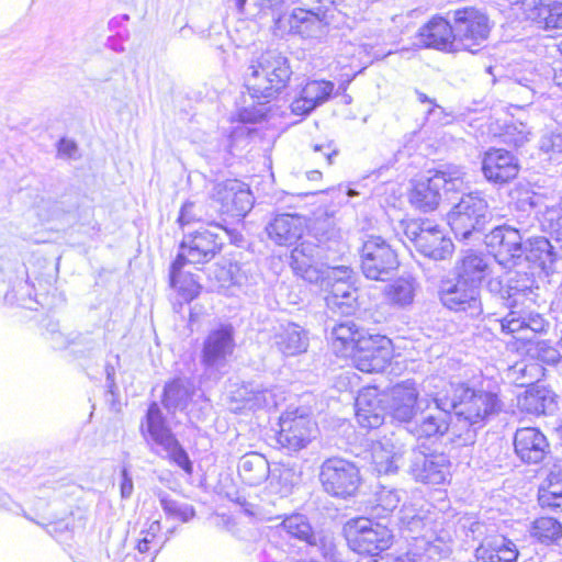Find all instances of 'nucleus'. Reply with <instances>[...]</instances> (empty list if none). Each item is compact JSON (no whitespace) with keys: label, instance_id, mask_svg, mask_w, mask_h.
<instances>
[{"label":"nucleus","instance_id":"nucleus-1","mask_svg":"<svg viewBox=\"0 0 562 562\" xmlns=\"http://www.w3.org/2000/svg\"><path fill=\"white\" fill-rule=\"evenodd\" d=\"M436 412L422 414L407 432L417 440L437 441L451 426L449 440L458 447L473 446L486 423L503 411V401L495 390L475 387L469 382H450L432 397Z\"/></svg>","mask_w":562,"mask_h":562},{"label":"nucleus","instance_id":"nucleus-2","mask_svg":"<svg viewBox=\"0 0 562 562\" xmlns=\"http://www.w3.org/2000/svg\"><path fill=\"white\" fill-rule=\"evenodd\" d=\"M195 394L194 387L181 378L168 380L162 387L160 404H148L140 419L139 432L149 451L192 476L194 463L169 422L178 412L187 411Z\"/></svg>","mask_w":562,"mask_h":562},{"label":"nucleus","instance_id":"nucleus-3","mask_svg":"<svg viewBox=\"0 0 562 562\" xmlns=\"http://www.w3.org/2000/svg\"><path fill=\"white\" fill-rule=\"evenodd\" d=\"M70 487H74L71 477L56 471L48 472L37 476L33 482L34 516L2 488H0V509L23 515L26 519L44 527L45 531L60 544L71 546L75 535L74 517L64 501L65 496L70 494Z\"/></svg>","mask_w":562,"mask_h":562},{"label":"nucleus","instance_id":"nucleus-4","mask_svg":"<svg viewBox=\"0 0 562 562\" xmlns=\"http://www.w3.org/2000/svg\"><path fill=\"white\" fill-rule=\"evenodd\" d=\"M348 250L338 229L328 220H316L308 238L297 244L290 255L293 273L304 281H318L325 270L340 268Z\"/></svg>","mask_w":562,"mask_h":562},{"label":"nucleus","instance_id":"nucleus-5","mask_svg":"<svg viewBox=\"0 0 562 562\" xmlns=\"http://www.w3.org/2000/svg\"><path fill=\"white\" fill-rule=\"evenodd\" d=\"M16 200L30 199V206L23 213L26 222L36 227L45 225L50 231H65L78 221V209L80 195L77 191L70 190L69 194H63L60 200L54 199L50 194H36L32 196V190L20 189L15 195Z\"/></svg>","mask_w":562,"mask_h":562},{"label":"nucleus","instance_id":"nucleus-6","mask_svg":"<svg viewBox=\"0 0 562 562\" xmlns=\"http://www.w3.org/2000/svg\"><path fill=\"white\" fill-rule=\"evenodd\" d=\"M247 89L252 99L270 101L289 82L292 70L286 57L276 50L261 54L249 67Z\"/></svg>","mask_w":562,"mask_h":562},{"label":"nucleus","instance_id":"nucleus-7","mask_svg":"<svg viewBox=\"0 0 562 562\" xmlns=\"http://www.w3.org/2000/svg\"><path fill=\"white\" fill-rule=\"evenodd\" d=\"M342 532L351 551L370 559L389 550L394 540L389 524L372 516L349 519L344 525Z\"/></svg>","mask_w":562,"mask_h":562},{"label":"nucleus","instance_id":"nucleus-8","mask_svg":"<svg viewBox=\"0 0 562 562\" xmlns=\"http://www.w3.org/2000/svg\"><path fill=\"white\" fill-rule=\"evenodd\" d=\"M404 235L408 241L405 246L413 256L417 254L423 258L442 261L449 259L454 251L452 239L428 218L406 223Z\"/></svg>","mask_w":562,"mask_h":562},{"label":"nucleus","instance_id":"nucleus-9","mask_svg":"<svg viewBox=\"0 0 562 562\" xmlns=\"http://www.w3.org/2000/svg\"><path fill=\"white\" fill-rule=\"evenodd\" d=\"M492 218L487 201L477 191L463 194L447 214V223L460 240L483 234Z\"/></svg>","mask_w":562,"mask_h":562},{"label":"nucleus","instance_id":"nucleus-10","mask_svg":"<svg viewBox=\"0 0 562 562\" xmlns=\"http://www.w3.org/2000/svg\"><path fill=\"white\" fill-rule=\"evenodd\" d=\"M530 225L528 221L516 220L495 226L484 237L486 248L496 262L504 268L521 266V250Z\"/></svg>","mask_w":562,"mask_h":562},{"label":"nucleus","instance_id":"nucleus-11","mask_svg":"<svg viewBox=\"0 0 562 562\" xmlns=\"http://www.w3.org/2000/svg\"><path fill=\"white\" fill-rule=\"evenodd\" d=\"M315 429L308 408L289 406L278 419L274 447L289 454L299 452L311 442Z\"/></svg>","mask_w":562,"mask_h":562},{"label":"nucleus","instance_id":"nucleus-12","mask_svg":"<svg viewBox=\"0 0 562 562\" xmlns=\"http://www.w3.org/2000/svg\"><path fill=\"white\" fill-rule=\"evenodd\" d=\"M362 274L373 281H387L400 267L396 250L390 243L376 235H370L359 248Z\"/></svg>","mask_w":562,"mask_h":562},{"label":"nucleus","instance_id":"nucleus-13","mask_svg":"<svg viewBox=\"0 0 562 562\" xmlns=\"http://www.w3.org/2000/svg\"><path fill=\"white\" fill-rule=\"evenodd\" d=\"M319 481L328 495L344 501L355 498L362 484L359 467L337 457L328 458L322 463Z\"/></svg>","mask_w":562,"mask_h":562},{"label":"nucleus","instance_id":"nucleus-14","mask_svg":"<svg viewBox=\"0 0 562 562\" xmlns=\"http://www.w3.org/2000/svg\"><path fill=\"white\" fill-rule=\"evenodd\" d=\"M235 346V328L231 323H221L211 329L203 340L200 352L204 374L215 380L221 379Z\"/></svg>","mask_w":562,"mask_h":562},{"label":"nucleus","instance_id":"nucleus-15","mask_svg":"<svg viewBox=\"0 0 562 562\" xmlns=\"http://www.w3.org/2000/svg\"><path fill=\"white\" fill-rule=\"evenodd\" d=\"M451 19L457 52H479L491 32L487 15L476 8L465 7L451 12Z\"/></svg>","mask_w":562,"mask_h":562},{"label":"nucleus","instance_id":"nucleus-16","mask_svg":"<svg viewBox=\"0 0 562 562\" xmlns=\"http://www.w3.org/2000/svg\"><path fill=\"white\" fill-rule=\"evenodd\" d=\"M437 294L441 305L450 312L464 314L472 319H479L484 314L481 291L452 274L440 279Z\"/></svg>","mask_w":562,"mask_h":562},{"label":"nucleus","instance_id":"nucleus-17","mask_svg":"<svg viewBox=\"0 0 562 562\" xmlns=\"http://www.w3.org/2000/svg\"><path fill=\"white\" fill-rule=\"evenodd\" d=\"M211 200L213 206L224 217L223 221L229 218L240 222L255 204L250 187L239 181L238 178H226L225 181L215 184Z\"/></svg>","mask_w":562,"mask_h":562},{"label":"nucleus","instance_id":"nucleus-18","mask_svg":"<svg viewBox=\"0 0 562 562\" xmlns=\"http://www.w3.org/2000/svg\"><path fill=\"white\" fill-rule=\"evenodd\" d=\"M222 251V239L214 228V222L207 227L183 234L178 246L175 266L180 263L204 265L213 260Z\"/></svg>","mask_w":562,"mask_h":562},{"label":"nucleus","instance_id":"nucleus-19","mask_svg":"<svg viewBox=\"0 0 562 562\" xmlns=\"http://www.w3.org/2000/svg\"><path fill=\"white\" fill-rule=\"evenodd\" d=\"M355 367L366 373L383 372L391 363L393 344L386 335L371 333L367 328L351 351Z\"/></svg>","mask_w":562,"mask_h":562},{"label":"nucleus","instance_id":"nucleus-20","mask_svg":"<svg viewBox=\"0 0 562 562\" xmlns=\"http://www.w3.org/2000/svg\"><path fill=\"white\" fill-rule=\"evenodd\" d=\"M451 465L446 452L432 450L423 442L413 451L409 473L416 482L441 485L449 482Z\"/></svg>","mask_w":562,"mask_h":562},{"label":"nucleus","instance_id":"nucleus-21","mask_svg":"<svg viewBox=\"0 0 562 562\" xmlns=\"http://www.w3.org/2000/svg\"><path fill=\"white\" fill-rule=\"evenodd\" d=\"M352 269L349 266L327 269L318 281H307L316 284L327 293L326 302L328 306L337 307L341 314H350L355 308L356 288L353 286Z\"/></svg>","mask_w":562,"mask_h":562},{"label":"nucleus","instance_id":"nucleus-22","mask_svg":"<svg viewBox=\"0 0 562 562\" xmlns=\"http://www.w3.org/2000/svg\"><path fill=\"white\" fill-rule=\"evenodd\" d=\"M535 271H515L506 283L501 279H491L487 289L506 308H517L518 305L532 303L538 290Z\"/></svg>","mask_w":562,"mask_h":562},{"label":"nucleus","instance_id":"nucleus-23","mask_svg":"<svg viewBox=\"0 0 562 562\" xmlns=\"http://www.w3.org/2000/svg\"><path fill=\"white\" fill-rule=\"evenodd\" d=\"M497 186L499 194H507V204L517 212L516 220L528 221L532 225L537 209L543 202V195L537 193L530 182H513L515 178H486Z\"/></svg>","mask_w":562,"mask_h":562},{"label":"nucleus","instance_id":"nucleus-24","mask_svg":"<svg viewBox=\"0 0 562 562\" xmlns=\"http://www.w3.org/2000/svg\"><path fill=\"white\" fill-rule=\"evenodd\" d=\"M310 217L296 212L272 213L265 225L269 240L277 246L290 247L295 245L310 229Z\"/></svg>","mask_w":562,"mask_h":562},{"label":"nucleus","instance_id":"nucleus-25","mask_svg":"<svg viewBox=\"0 0 562 562\" xmlns=\"http://www.w3.org/2000/svg\"><path fill=\"white\" fill-rule=\"evenodd\" d=\"M513 446L515 456L526 465H540L551 457L550 442L538 427L518 428Z\"/></svg>","mask_w":562,"mask_h":562},{"label":"nucleus","instance_id":"nucleus-26","mask_svg":"<svg viewBox=\"0 0 562 562\" xmlns=\"http://www.w3.org/2000/svg\"><path fill=\"white\" fill-rule=\"evenodd\" d=\"M463 178H419L412 180L408 193L409 203L422 212L436 210L441 200V191L445 193L454 190L457 183L462 184Z\"/></svg>","mask_w":562,"mask_h":562},{"label":"nucleus","instance_id":"nucleus-27","mask_svg":"<svg viewBox=\"0 0 562 562\" xmlns=\"http://www.w3.org/2000/svg\"><path fill=\"white\" fill-rule=\"evenodd\" d=\"M560 256L550 239L542 235H531L530 229L521 250V265L528 263L529 268L538 273L550 276L555 271V265Z\"/></svg>","mask_w":562,"mask_h":562},{"label":"nucleus","instance_id":"nucleus-28","mask_svg":"<svg viewBox=\"0 0 562 562\" xmlns=\"http://www.w3.org/2000/svg\"><path fill=\"white\" fill-rule=\"evenodd\" d=\"M418 397L416 382L412 379L396 383L391 390L389 415L393 422L403 425L406 431L415 422Z\"/></svg>","mask_w":562,"mask_h":562},{"label":"nucleus","instance_id":"nucleus-29","mask_svg":"<svg viewBox=\"0 0 562 562\" xmlns=\"http://www.w3.org/2000/svg\"><path fill=\"white\" fill-rule=\"evenodd\" d=\"M20 226L21 223H13L0 216V273L15 271L26 274L24 265H20L18 259L19 248L15 238L25 240L30 233L22 231Z\"/></svg>","mask_w":562,"mask_h":562},{"label":"nucleus","instance_id":"nucleus-30","mask_svg":"<svg viewBox=\"0 0 562 562\" xmlns=\"http://www.w3.org/2000/svg\"><path fill=\"white\" fill-rule=\"evenodd\" d=\"M229 393L232 401L240 404L238 408L256 411L277 405L274 389L257 381L235 383Z\"/></svg>","mask_w":562,"mask_h":562},{"label":"nucleus","instance_id":"nucleus-31","mask_svg":"<svg viewBox=\"0 0 562 562\" xmlns=\"http://www.w3.org/2000/svg\"><path fill=\"white\" fill-rule=\"evenodd\" d=\"M558 395L547 385L530 384L517 397V406L528 415L536 417L553 415L558 409Z\"/></svg>","mask_w":562,"mask_h":562},{"label":"nucleus","instance_id":"nucleus-32","mask_svg":"<svg viewBox=\"0 0 562 562\" xmlns=\"http://www.w3.org/2000/svg\"><path fill=\"white\" fill-rule=\"evenodd\" d=\"M356 419L363 429H376L385 419V407L375 387L362 389L355 400Z\"/></svg>","mask_w":562,"mask_h":562},{"label":"nucleus","instance_id":"nucleus-33","mask_svg":"<svg viewBox=\"0 0 562 562\" xmlns=\"http://www.w3.org/2000/svg\"><path fill=\"white\" fill-rule=\"evenodd\" d=\"M490 273V265L485 256L468 249L456 261L450 274L482 291V284Z\"/></svg>","mask_w":562,"mask_h":562},{"label":"nucleus","instance_id":"nucleus-34","mask_svg":"<svg viewBox=\"0 0 562 562\" xmlns=\"http://www.w3.org/2000/svg\"><path fill=\"white\" fill-rule=\"evenodd\" d=\"M335 85L328 80H310L300 91L290 108L295 115H307L333 95Z\"/></svg>","mask_w":562,"mask_h":562},{"label":"nucleus","instance_id":"nucleus-35","mask_svg":"<svg viewBox=\"0 0 562 562\" xmlns=\"http://www.w3.org/2000/svg\"><path fill=\"white\" fill-rule=\"evenodd\" d=\"M448 18H432L424 25L418 33L419 43L425 47L435 48L445 52H457L454 47V32L452 30L451 13Z\"/></svg>","mask_w":562,"mask_h":562},{"label":"nucleus","instance_id":"nucleus-36","mask_svg":"<svg viewBox=\"0 0 562 562\" xmlns=\"http://www.w3.org/2000/svg\"><path fill=\"white\" fill-rule=\"evenodd\" d=\"M286 537L305 543L308 547L326 548L328 539L316 532L308 518L303 514L286 516L280 524Z\"/></svg>","mask_w":562,"mask_h":562},{"label":"nucleus","instance_id":"nucleus-37","mask_svg":"<svg viewBox=\"0 0 562 562\" xmlns=\"http://www.w3.org/2000/svg\"><path fill=\"white\" fill-rule=\"evenodd\" d=\"M274 345L285 357L301 355L308 348L307 333L296 323L282 324L274 334Z\"/></svg>","mask_w":562,"mask_h":562},{"label":"nucleus","instance_id":"nucleus-38","mask_svg":"<svg viewBox=\"0 0 562 562\" xmlns=\"http://www.w3.org/2000/svg\"><path fill=\"white\" fill-rule=\"evenodd\" d=\"M268 481L271 491L281 497H288L302 481V467L290 461L274 463Z\"/></svg>","mask_w":562,"mask_h":562},{"label":"nucleus","instance_id":"nucleus-39","mask_svg":"<svg viewBox=\"0 0 562 562\" xmlns=\"http://www.w3.org/2000/svg\"><path fill=\"white\" fill-rule=\"evenodd\" d=\"M518 557L516 543L504 536L486 540L475 549L480 562H517Z\"/></svg>","mask_w":562,"mask_h":562},{"label":"nucleus","instance_id":"nucleus-40","mask_svg":"<svg viewBox=\"0 0 562 562\" xmlns=\"http://www.w3.org/2000/svg\"><path fill=\"white\" fill-rule=\"evenodd\" d=\"M238 475L248 486H258L268 481L271 465L268 459L257 451L245 453L238 461Z\"/></svg>","mask_w":562,"mask_h":562},{"label":"nucleus","instance_id":"nucleus-41","mask_svg":"<svg viewBox=\"0 0 562 562\" xmlns=\"http://www.w3.org/2000/svg\"><path fill=\"white\" fill-rule=\"evenodd\" d=\"M482 171L484 176H517L519 165L509 151L492 148L483 157Z\"/></svg>","mask_w":562,"mask_h":562},{"label":"nucleus","instance_id":"nucleus-42","mask_svg":"<svg viewBox=\"0 0 562 562\" xmlns=\"http://www.w3.org/2000/svg\"><path fill=\"white\" fill-rule=\"evenodd\" d=\"M367 328L358 326L353 321H345L336 324L330 333L333 347L337 353L349 357L360 336Z\"/></svg>","mask_w":562,"mask_h":562},{"label":"nucleus","instance_id":"nucleus-43","mask_svg":"<svg viewBox=\"0 0 562 562\" xmlns=\"http://www.w3.org/2000/svg\"><path fill=\"white\" fill-rule=\"evenodd\" d=\"M187 263H180L178 268L175 266V259L169 267V285L176 290L179 296L187 303L196 299L201 292V285L194 274L183 272Z\"/></svg>","mask_w":562,"mask_h":562},{"label":"nucleus","instance_id":"nucleus-44","mask_svg":"<svg viewBox=\"0 0 562 562\" xmlns=\"http://www.w3.org/2000/svg\"><path fill=\"white\" fill-rule=\"evenodd\" d=\"M450 549L442 541H428L425 538L415 539V543L406 552L409 562H434L448 558Z\"/></svg>","mask_w":562,"mask_h":562},{"label":"nucleus","instance_id":"nucleus-45","mask_svg":"<svg viewBox=\"0 0 562 562\" xmlns=\"http://www.w3.org/2000/svg\"><path fill=\"white\" fill-rule=\"evenodd\" d=\"M529 532L541 544H558L562 539V522L554 517L540 516L531 522Z\"/></svg>","mask_w":562,"mask_h":562},{"label":"nucleus","instance_id":"nucleus-46","mask_svg":"<svg viewBox=\"0 0 562 562\" xmlns=\"http://www.w3.org/2000/svg\"><path fill=\"white\" fill-rule=\"evenodd\" d=\"M541 76L535 71L516 75L509 86V92L521 105L530 104L541 87Z\"/></svg>","mask_w":562,"mask_h":562},{"label":"nucleus","instance_id":"nucleus-47","mask_svg":"<svg viewBox=\"0 0 562 562\" xmlns=\"http://www.w3.org/2000/svg\"><path fill=\"white\" fill-rule=\"evenodd\" d=\"M157 497L168 519H176L182 524H188L196 517V510L193 505L177 501L165 491H159Z\"/></svg>","mask_w":562,"mask_h":562},{"label":"nucleus","instance_id":"nucleus-48","mask_svg":"<svg viewBox=\"0 0 562 562\" xmlns=\"http://www.w3.org/2000/svg\"><path fill=\"white\" fill-rule=\"evenodd\" d=\"M403 493L401 490L381 485L375 493L378 504L372 509L371 516L390 524V516L397 508Z\"/></svg>","mask_w":562,"mask_h":562},{"label":"nucleus","instance_id":"nucleus-49","mask_svg":"<svg viewBox=\"0 0 562 562\" xmlns=\"http://www.w3.org/2000/svg\"><path fill=\"white\" fill-rule=\"evenodd\" d=\"M417 282L413 277H400L387 286L389 300L401 307L414 302Z\"/></svg>","mask_w":562,"mask_h":562},{"label":"nucleus","instance_id":"nucleus-50","mask_svg":"<svg viewBox=\"0 0 562 562\" xmlns=\"http://www.w3.org/2000/svg\"><path fill=\"white\" fill-rule=\"evenodd\" d=\"M507 314L501 319L502 333L507 335L530 333L528 321V305H518L517 308H507Z\"/></svg>","mask_w":562,"mask_h":562},{"label":"nucleus","instance_id":"nucleus-51","mask_svg":"<svg viewBox=\"0 0 562 562\" xmlns=\"http://www.w3.org/2000/svg\"><path fill=\"white\" fill-rule=\"evenodd\" d=\"M539 18L531 20L540 27L550 32V36L562 35V3L547 5L543 3V10H539Z\"/></svg>","mask_w":562,"mask_h":562},{"label":"nucleus","instance_id":"nucleus-52","mask_svg":"<svg viewBox=\"0 0 562 562\" xmlns=\"http://www.w3.org/2000/svg\"><path fill=\"white\" fill-rule=\"evenodd\" d=\"M527 351L532 359L548 366H557L562 359L559 349L550 340L530 342Z\"/></svg>","mask_w":562,"mask_h":562},{"label":"nucleus","instance_id":"nucleus-53","mask_svg":"<svg viewBox=\"0 0 562 562\" xmlns=\"http://www.w3.org/2000/svg\"><path fill=\"white\" fill-rule=\"evenodd\" d=\"M321 19L312 11L294 9L289 18L290 29L300 34L310 33L313 29L321 26Z\"/></svg>","mask_w":562,"mask_h":562},{"label":"nucleus","instance_id":"nucleus-54","mask_svg":"<svg viewBox=\"0 0 562 562\" xmlns=\"http://www.w3.org/2000/svg\"><path fill=\"white\" fill-rule=\"evenodd\" d=\"M101 352V341L90 335H76L71 353L76 359H93Z\"/></svg>","mask_w":562,"mask_h":562},{"label":"nucleus","instance_id":"nucleus-55","mask_svg":"<svg viewBox=\"0 0 562 562\" xmlns=\"http://www.w3.org/2000/svg\"><path fill=\"white\" fill-rule=\"evenodd\" d=\"M530 130L522 122L506 124L502 137L504 143L520 147L529 140Z\"/></svg>","mask_w":562,"mask_h":562},{"label":"nucleus","instance_id":"nucleus-56","mask_svg":"<svg viewBox=\"0 0 562 562\" xmlns=\"http://www.w3.org/2000/svg\"><path fill=\"white\" fill-rule=\"evenodd\" d=\"M539 506L550 513H562V493L538 487Z\"/></svg>","mask_w":562,"mask_h":562},{"label":"nucleus","instance_id":"nucleus-57","mask_svg":"<svg viewBox=\"0 0 562 562\" xmlns=\"http://www.w3.org/2000/svg\"><path fill=\"white\" fill-rule=\"evenodd\" d=\"M214 228L218 237L222 239V248L226 243H229L238 248H244L246 245V239L241 232L236 228L228 227L222 223L214 222Z\"/></svg>","mask_w":562,"mask_h":562},{"label":"nucleus","instance_id":"nucleus-58","mask_svg":"<svg viewBox=\"0 0 562 562\" xmlns=\"http://www.w3.org/2000/svg\"><path fill=\"white\" fill-rule=\"evenodd\" d=\"M256 100L258 101V105H249L238 110L237 116L240 122L256 123L266 116L267 108L265 106V103L268 101L259 99Z\"/></svg>","mask_w":562,"mask_h":562},{"label":"nucleus","instance_id":"nucleus-59","mask_svg":"<svg viewBox=\"0 0 562 562\" xmlns=\"http://www.w3.org/2000/svg\"><path fill=\"white\" fill-rule=\"evenodd\" d=\"M510 5L518 7L526 20H537L540 15L539 10H543L542 0H508Z\"/></svg>","mask_w":562,"mask_h":562},{"label":"nucleus","instance_id":"nucleus-60","mask_svg":"<svg viewBox=\"0 0 562 562\" xmlns=\"http://www.w3.org/2000/svg\"><path fill=\"white\" fill-rule=\"evenodd\" d=\"M532 303H528V321L530 322V333L533 335L547 334L550 328V322L540 313L531 308Z\"/></svg>","mask_w":562,"mask_h":562},{"label":"nucleus","instance_id":"nucleus-61","mask_svg":"<svg viewBox=\"0 0 562 562\" xmlns=\"http://www.w3.org/2000/svg\"><path fill=\"white\" fill-rule=\"evenodd\" d=\"M373 463H374V470L379 474L383 475H391L395 474L398 470V465L395 460L394 454H387L379 457L378 454H373Z\"/></svg>","mask_w":562,"mask_h":562},{"label":"nucleus","instance_id":"nucleus-62","mask_svg":"<svg viewBox=\"0 0 562 562\" xmlns=\"http://www.w3.org/2000/svg\"><path fill=\"white\" fill-rule=\"evenodd\" d=\"M261 10L270 11L277 22L281 21L283 11L296 0H258Z\"/></svg>","mask_w":562,"mask_h":562},{"label":"nucleus","instance_id":"nucleus-63","mask_svg":"<svg viewBox=\"0 0 562 562\" xmlns=\"http://www.w3.org/2000/svg\"><path fill=\"white\" fill-rule=\"evenodd\" d=\"M57 155L65 159H78L80 158V150L78 144L74 139L63 137L57 143Z\"/></svg>","mask_w":562,"mask_h":562},{"label":"nucleus","instance_id":"nucleus-64","mask_svg":"<svg viewBox=\"0 0 562 562\" xmlns=\"http://www.w3.org/2000/svg\"><path fill=\"white\" fill-rule=\"evenodd\" d=\"M540 148L546 153L562 154V133L543 136Z\"/></svg>","mask_w":562,"mask_h":562}]
</instances>
